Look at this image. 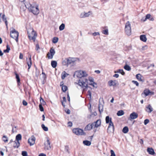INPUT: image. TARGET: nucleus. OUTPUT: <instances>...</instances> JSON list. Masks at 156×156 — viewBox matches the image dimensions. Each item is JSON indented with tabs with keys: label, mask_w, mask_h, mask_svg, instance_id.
<instances>
[{
	"label": "nucleus",
	"mask_w": 156,
	"mask_h": 156,
	"mask_svg": "<svg viewBox=\"0 0 156 156\" xmlns=\"http://www.w3.org/2000/svg\"><path fill=\"white\" fill-rule=\"evenodd\" d=\"M124 68L125 70L127 71H130L131 69L130 67L126 64L124 66Z\"/></svg>",
	"instance_id": "ea45409f"
},
{
	"label": "nucleus",
	"mask_w": 156,
	"mask_h": 156,
	"mask_svg": "<svg viewBox=\"0 0 156 156\" xmlns=\"http://www.w3.org/2000/svg\"><path fill=\"white\" fill-rule=\"evenodd\" d=\"M150 90L148 89H145L144 90V93L146 96H147L150 94Z\"/></svg>",
	"instance_id": "c9c22d12"
},
{
	"label": "nucleus",
	"mask_w": 156,
	"mask_h": 156,
	"mask_svg": "<svg viewBox=\"0 0 156 156\" xmlns=\"http://www.w3.org/2000/svg\"><path fill=\"white\" fill-rule=\"evenodd\" d=\"M129 131V129L127 126L124 127L122 130V132L125 133H126L128 132Z\"/></svg>",
	"instance_id": "2f4dec72"
},
{
	"label": "nucleus",
	"mask_w": 156,
	"mask_h": 156,
	"mask_svg": "<svg viewBox=\"0 0 156 156\" xmlns=\"http://www.w3.org/2000/svg\"><path fill=\"white\" fill-rule=\"evenodd\" d=\"M51 65L54 68H55L57 65V62L56 61H52L51 63Z\"/></svg>",
	"instance_id": "cd10ccee"
},
{
	"label": "nucleus",
	"mask_w": 156,
	"mask_h": 156,
	"mask_svg": "<svg viewBox=\"0 0 156 156\" xmlns=\"http://www.w3.org/2000/svg\"><path fill=\"white\" fill-rule=\"evenodd\" d=\"M149 122V120L148 119H146L144 120V123L145 125H146L147 124H148Z\"/></svg>",
	"instance_id": "8fccbe9b"
},
{
	"label": "nucleus",
	"mask_w": 156,
	"mask_h": 156,
	"mask_svg": "<svg viewBox=\"0 0 156 156\" xmlns=\"http://www.w3.org/2000/svg\"><path fill=\"white\" fill-rule=\"evenodd\" d=\"M2 18L3 20L5 22L6 27L7 28L8 23L7 21L6 20V18L4 14H3L2 16Z\"/></svg>",
	"instance_id": "aec40b11"
},
{
	"label": "nucleus",
	"mask_w": 156,
	"mask_h": 156,
	"mask_svg": "<svg viewBox=\"0 0 156 156\" xmlns=\"http://www.w3.org/2000/svg\"><path fill=\"white\" fill-rule=\"evenodd\" d=\"M68 65L73 64L75 62L74 58H68Z\"/></svg>",
	"instance_id": "f3484780"
},
{
	"label": "nucleus",
	"mask_w": 156,
	"mask_h": 156,
	"mask_svg": "<svg viewBox=\"0 0 156 156\" xmlns=\"http://www.w3.org/2000/svg\"><path fill=\"white\" fill-rule=\"evenodd\" d=\"M65 27V25L64 23H62L59 27V30L61 31L63 30Z\"/></svg>",
	"instance_id": "58836bf2"
},
{
	"label": "nucleus",
	"mask_w": 156,
	"mask_h": 156,
	"mask_svg": "<svg viewBox=\"0 0 156 156\" xmlns=\"http://www.w3.org/2000/svg\"><path fill=\"white\" fill-rule=\"evenodd\" d=\"M91 14V11H89L87 12H83L81 13L80 16V18H83L86 17H88Z\"/></svg>",
	"instance_id": "9d476101"
},
{
	"label": "nucleus",
	"mask_w": 156,
	"mask_h": 156,
	"mask_svg": "<svg viewBox=\"0 0 156 156\" xmlns=\"http://www.w3.org/2000/svg\"><path fill=\"white\" fill-rule=\"evenodd\" d=\"M22 154L23 156H27V153L26 151H22Z\"/></svg>",
	"instance_id": "de8ad7c7"
},
{
	"label": "nucleus",
	"mask_w": 156,
	"mask_h": 156,
	"mask_svg": "<svg viewBox=\"0 0 156 156\" xmlns=\"http://www.w3.org/2000/svg\"><path fill=\"white\" fill-rule=\"evenodd\" d=\"M15 74L16 76V78L17 80V82L18 83V85H20V79L19 77V76L18 74H17L16 73H15Z\"/></svg>",
	"instance_id": "bb28decb"
},
{
	"label": "nucleus",
	"mask_w": 156,
	"mask_h": 156,
	"mask_svg": "<svg viewBox=\"0 0 156 156\" xmlns=\"http://www.w3.org/2000/svg\"><path fill=\"white\" fill-rule=\"evenodd\" d=\"M38 156H46V155L44 154L41 153Z\"/></svg>",
	"instance_id": "338daca9"
},
{
	"label": "nucleus",
	"mask_w": 156,
	"mask_h": 156,
	"mask_svg": "<svg viewBox=\"0 0 156 156\" xmlns=\"http://www.w3.org/2000/svg\"><path fill=\"white\" fill-rule=\"evenodd\" d=\"M92 126L90 125V124H88L85 128V129L86 130H89L92 129Z\"/></svg>",
	"instance_id": "c756f323"
},
{
	"label": "nucleus",
	"mask_w": 156,
	"mask_h": 156,
	"mask_svg": "<svg viewBox=\"0 0 156 156\" xmlns=\"http://www.w3.org/2000/svg\"><path fill=\"white\" fill-rule=\"evenodd\" d=\"M27 64L28 66V70L29 69L31 66L32 65V61L31 59V56H30L29 59H27Z\"/></svg>",
	"instance_id": "dca6fc26"
},
{
	"label": "nucleus",
	"mask_w": 156,
	"mask_h": 156,
	"mask_svg": "<svg viewBox=\"0 0 156 156\" xmlns=\"http://www.w3.org/2000/svg\"><path fill=\"white\" fill-rule=\"evenodd\" d=\"M23 55L21 53H20V56H19V58L20 59H22L23 58Z\"/></svg>",
	"instance_id": "680f3d73"
},
{
	"label": "nucleus",
	"mask_w": 156,
	"mask_h": 156,
	"mask_svg": "<svg viewBox=\"0 0 156 156\" xmlns=\"http://www.w3.org/2000/svg\"><path fill=\"white\" fill-rule=\"evenodd\" d=\"M114 131V126L112 122H110L109 123V125L107 129V132L110 133H113Z\"/></svg>",
	"instance_id": "0eeeda50"
},
{
	"label": "nucleus",
	"mask_w": 156,
	"mask_h": 156,
	"mask_svg": "<svg viewBox=\"0 0 156 156\" xmlns=\"http://www.w3.org/2000/svg\"><path fill=\"white\" fill-rule=\"evenodd\" d=\"M20 145V143L19 141H18L15 140L14 142V144L13 145V147L14 148H18Z\"/></svg>",
	"instance_id": "412c9836"
},
{
	"label": "nucleus",
	"mask_w": 156,
	"mask_h": 156,
	"mask_svg": "<svg viewBox=\"0 0 156 156\" xmlns=\"http://www.w3.org/2000/svg\"><path fill=\"white\" fill-rule=\"evenodd\" d=\"M2 140L5 142H6L8 141V138L5 136H4L2 137Z\"/></svg>",
	"instance_id": "c03bdc74"
},
{
	"label": "nucleus",
	"mask_w": 156,
	"mask_h": 156,
	"mask_svg": "<svg viewBox=\"0 0 156 156\" xmlns=\"http://www.w3.org/2000/svg\"><path fill=\"white\" fill-rule=\"evenodd\" d=\"M124 114V112L122 110H120L118 112L117 115L118 116H120L123 115Z\"/></svg>",
	"instance_id": "4c0bfd02"
},
{
	"label": "nucleus",
	"mask_w": 156,
	"mask_h": 156,
	"mask_svg": "<svg viewBox=\"0 0 156 156\" xmlns=\"http://www.w3.org/2000/svg\"><path fill=\"white\" fill-rule=\"evenodd\" d=\"M111 156H115L114 151L112 150H111Z\"/></svg>",
	"instance_id": "864d4df0"
},
{
	"label": "nucleus",
	"mask_w": 156,
	"mask_h": 156,
	"mask_svg": "<svg viewBox=\"0 0 156 156\" xmlns=\"http://www.w3.org/2000/svg\"><path fill=\"white\" fill-rule=\"evenodd\" d=\"M10 50V48L8 45H6V49L4 50V51L5 53H8Z\"/></svg>",
	"instance_id": "a19ab883"
},
{
	"label": "nucleus",
	"mask_w": 156,
	"mask_h": 156,
	"mask_svg": "<svg viewBox=\"0 0 156 156\" xmlns=\"http://www.w3.org/2000/svg\"><path fill=\"white\" fill-rule=\"evenodd\" d=\"M88 80L89 81H94V79L92 77H90L89 78V80Z\"/></svg>",
	"instance_id": "13d9d810"
},
{
	"label": "nucleus",
	"mask_w": 156,
	"mask_h": 156,
	"mask_svg": "<svg viewBox=\"0 0 156 156\" xmlns=\"http://www.w3.org/2000/svg\"><path fill=\"white\" fill-rule=\"evenodd\" d=\"M83 143L84 145L87 146H90L91 144L90 141L87 140L83 141Z\"/></svg>",
	"instance_id": "a878e982"
},
{
	"label": "nucleus",
	"mask_w": 156,
	"mask_h": 156,
	"mask_svg": "<svg viewBox=\"0 0 156 156\" xmlns=\"http://www.w3.org/2000/svg\"><path fill=\"white\" fill-rule=\"evenodd\" d=\"M92 35L94 36H96L100 35V34L98 32H95L92 34Z\"/></svg>",
	"instance_id": "603ef678"
},
{
	"label": "nucleus",
	"mask_w": 156,
	"mask_h": 156,
	"mask_svg": "<svg viewBox=\"0 0 156 156\" xmlns=\"http://www.w3.org/2000/svg\"><path fill=\"white\" fill-rule=\"evenodd\" d=\"M68 58H65L62 62V64L64 66L68 65Z\"/></svg>",
	"instance_id": "72a5a7b5"
},
{
	"label": "nucleus",
	"mask_w": 156,
	"mask_h": 156,
	"mask_svg": "<svg viewBox=\"0 0 156 156\" xmlns=\"http://www.w3.org/2000/svg\"><path fill=\"white\" fill-rule=\"evenodd\" d=\"M44 149L45 150H49L51 149L50 142L48 138H47L46 141L44 143Z\"/></svg>",
	"instance_id": "6e6552de"
},
{
	"label": "nucleus",
	"mask_w": 156,
	"mask_h": 156,
	"mask_svg": "<svg viewBox=\"0 0 156 156\" xmlns=\"http://www.w3.org/2000/svg\"><path fill=\"white\" fill-rule=\"evenodd\" d=\"M50 52L47 54V56L48 59H52L55 53V51L53 48H51L50 50Z\"/></svg>",
	"instance_id": "1a4fd4ad"
},
{
	"label": "nucleus",
	"mask_w": 156,
	"mask_h": 156,
	"mask_svg": "<svg viewBox=\"0 0 156 156\" xmlns=\"http://www.w3.org/2000/svg\"><path fill=\"white\" fill-rule=\"evenodd\" d=\"M138 117V114L134 112H132L130 115V118L132 119H136Z\"/></svg>",
	"instance_id": "ddd939ff"
},
{
	"label": "nucleus",
	"mask_w": 156,
	"mask_h": 156,
	"mask_svg": "<svg viewBox=\"0 0 156 156\" xmlns=\"http://www.w3.org/2000/svg\"><path fill=\"white\" fill-rule=\"evenodd\" d=\"M103 30L102 31V33L103 34L105 35H108V27H102Z\"/></svg>",
	"instance_id": "4468645a"
},
{
	"label": "nucleus",
	"mask_w": 156,
	"mask_h": 156,
	"mask_svg": "<svg viewBox=\"0 0 156 156\" xmlns=\"http://www.w3.org/2000/svg\"><path fill=\"white\" fill-rule=\"evenodd\" d=\"M22 139V136L20 134H17L16 136V140L19 141L20 140H21Z\"/></svg>",
	"instance_id": "393cba45"
},
{
	"label": "nucleus",
	"mask_w": 156,
	"mask_h": 156,
	"mask_svg": "<svg viewBox=\"0 0 156 156\" xmlns=\"http://www.w3.org/2000/svg\"><path fill=\"white\" fill-rule=\"evenodd\" d=\"M87 93L90 97L91 98V93L90 91V90H88Z\"/></svg>",
	"instance_id": "e2e57ef3"
},
{
	"label": "nucleus",
	"mask_w": 156,
	"mask_h": 156,
	"mask_svg": "<svg viewBox=\"0 0 156 156\" xmlns=\"http://www.w3.org/2000/svg\"><path fill=\"white\" fill-rule=\"evenodd\" d=\"M68 126L70 127H71L72 126V123L71 122H68Z\"/></svg>",
	"instance_id": "052dcab7"
},
{
	"label": "nucleus",
	"mask_w": 156,
	"mask_h": 156,
	"mask_svg": "<svg viewBox=\"0 0 156 156\" xmlns=\"http://www.w3.org/2000/svg\"><path fill=\"white\" fill-rule=\"evenodd\" d=\"M90 125H91L92 126V128H95V123H94V122L93 123H92L91 124H90Z\"/></svg>",
	"instance_id": "4d7b16f0"
},
{
	"label": "nucleus",
	"mask_w": 156,
	"mask_h": 156,
	"mask_svg": "<svg viewBox=\"0 0 156 156\" xmlns=\"http://www.w3.org/2000/svg\"><path fill=\"white\" fill-rule=\"evenodd\" d=\"M73 131L74 133L76 135H82L85 134V133L82 129L78 128L73 129Z\"/></svg>",
	"instance_id": "423d86ee"
},
{
	"label": "nucleus",
	"mask_w": 156,
	"mask_h": 156,
	"mask_svg": "<svg viewBox=\"0 0 156 156\" xmlns=\"http://www.w3.org/2000/svg\"><path fill=\"white\" fill-rule=\"evenodd\" d=\"M125 32L128 36H129L131 34V25L129 21H128L126 24L125 28Z\"/></svg>",
	"instance_id": "39448f33"
},
{
	"label": "nucleus",
	"mask_w": 156,
	"mask_h": 156,
	"mask_svg": "<svg viewBox=\"0 0 156 156\" xmlns=\"http://www.w3.org/2000/svg\"><path fill=\"white\" fill-rule=\"evenodd\" d=\"M58 41V38L57 37H54L52 40V42L54 43H57Z\"/></svg>",
	"instance_id": "a18cd8bd"
},
{
	"label": "nucleus",
	"mask_w": 156,
	"mask_h": 156,
	"mask_svg": "<svg viewBox=\"0 0 156 156\" xmlns=\"http://www.w3.org/2000/svg\"><path fill=\"white\" fill-rule=\"evenodd\" d=\"M118 83L116 80H110L108 82V84L110 87L116 86Z\"/></svg>",
	"instance_id": "f8f14e48"
},
{
	"label": "nucleus",
	"mask_w": 156,
	"mask_h": 156,
	"mask_svg": "<svg viewBox=\"0 0 156 156\" xmlns=\"http://www.w3.org/2000/svg\"><path fill=\"white\" fill-rule=\"evenodd\" d=\"M140 40L144 42H146L147 40L146 35H142L140 36Z\"/></svg>",
	"instance_id": "6ab92c4d"
},
{
	"label": "nucleus",
	"mask_w": 156,
	"mask_h": 156,
	"mask_svg": "<svg viewBox=\"0 0 156 156\" xmlns=\"http://www.w3.org/2000/svg\"><path fill=\"white\" fill-rule=\"evenodd\" d=\"M89 84L93 86L94 87L97 88V83L94 81H90Z\"/></svg>",
	"instance_id": "e433bc0d"
},
{
	"label": "nucleus",
	"mask_w": 156,
	"mask_h": 156,
	"mask_svg": "<svg viewBox=\"0 0 156 156\" xmlns=\"http://www.w3.org/2000/svg\"><path fill=\"white\" fill-rule=\"evenodd\" d=\"M95 123V127H98L100 126L101 124V121L100 120H98L96 122H94Z\"/></svg>",
	"instance_id": "b1692460"
},
{
	"label": "nucleus",
	"mask_w": 156,
	"mask_h": 156,
	"mask_svg": "<svg viewBox=\"0 0 156 156\" xmlns=\"http://www.w3.org/2000/svg\"><path fill=\"white\" fill-rule=\"evenodd\" d=\"M151 16L150 14H147L145 18H143L142 20L144 21H145L147 19H149L150 18Z\"/></svg>",
	"instance_id": "c85d7f7f"
},
{
	"label": "nucleus",
	"mask_w": 156,
	"mask_h": 156,
	"mask_svg": "<svg viewBox=\"0 0 156 156\" xmlns=\"http://www.w3.org/2000/svg\"><path fill=\"white\" fill-rule=\"evenodd\" d=\"M132 82L134 84H135L136 86H139V83L137 81L134 80H132Z\"/></svg>",
	"instance_id": "3c124183"
},
{
	"label": "nucleus",
	"mask_w": 156,
	"mask_h": 156,
	"mask_svg": "<svg viewBox=\"0 0 156 156\" xmlns=\"http://www.w3.org/2000/svg\"><path fill=\"white\" fill-rule=\"evenodd\" d=\"M23 104L24 106H27V102L24 100L23 101Z\"/></svg>",
	"instance_id": "5fc2aeb1"
},
{
	"label": "nucleus",
	"mask_w": 156,
	"mask_h": 156,
	"mask_svg": "<svg viewBox=\"0 0 156 156\" xmlns=\"http://www.w3.org/2000/svg\"><path fill=\"white\" fill-rule=\"evenodd\" d=\"M39 106L40 110L41 112L43 111L44 110V108L42 105L41 104H40Z\"/></svg>",
	"instance_id": "49530a36"
},
{
	"label": "nucleus",
	"mask_w": 156,
	"mask_h": 156,
	"mask_svg": "<svg viewBox=\"0 0 156 156\" xmlns=\"http://www.w3.org/2000/svg\"><path fill=\"white\" fill-rule=\"evenodd\" d=\"M10 37L14 39L17 42L18 41V37L19 35V32L16 31L14 29L10 31Z\"/></svg>",
	"instance_id": "7ed1b4c3"
},
{
	"label": "nucleus",
	"mask_w": 156,
	"mask_h": 156,
	"mask_svg": "<svg viewBox=\"0 0 156 156\" xmlns=\"http://www.w3.org/2000/svg\"><path fill=\"white\" fill-rule=\"evenodd\" d=\"M35 137L34 136H32L28 140V143L30 146L33 145L35 143Z\"/></svg>",
	"instance_id": "9b49d317"
},
{
	"label": "nucleus",
	"mask_w": 156,
	"mask_h": 156,
	"mask_svg": "<svg viewBox=\"0 0 156 156\" xmlns=\"http://www.w3.org/2000/svg\"><path fill=\"white\" fill-rule=\"evenodd\" d=\"M153 110V109L151 105L149 104L146 107V111L148 113H151Z\"/></svg>",
	"instance_id": "2eb2a0df"
},
{
	"label": "nucleus",
	"mask_w": 156,
	"mask_h": 156,
	"mask_svg": "<svg viewBox=\"0 0 156 156\" xmlns=\"http://www.w3.org/2000/svg\"><path fill=\"white\" fill-rule=\"evenodd\" d=\"M98 107L99 112L101 114L103 111V106L101 104H99Z\"/></svg>",
	"instance_id": "7c9ffc66"
},
{
	"label": "nucleus",
	"mask_w": 156,
	"mask_h": 156,
	"mask_svg": "<svg viewBox=\"0 0 156 156\" xmlns=\"http://www.w3.org/2000/svg\"><path fill=\"white\" fill-rule=\"evenodd\" d=\"M68 74L66 73L65 72H62L61 75V78L62 79H64Z\"/></svg>",
	"instance_id": "473e14b6"
},
{
	"label": "nucleus",
	"mask_w": 156,
	"mask_h": 156,
	"mask_svg": "<svg viewBox=\"0 0 156 156\" xmlns=\"http://www.w3.org/2000/svg\"><path fill=\"white\" fill-rule=\"evenodd\" d=\"M148 48V46L147 45H144L142 47L141 50L143 51L145 50H146Z\"/></svg>",
	"instance_id": "09e8293b"
},
{
	"label": "nucleus",
	"mask_w": 156,
	"mask_h": 156,
	"mask_svg": "<svg viewBox=\"0 0 156 156\" xmlns=\"http://www.w3.org/2000/svg\"><path fill=\"white\" fill-rule=\"evenodd\" d=\"M41 127L44 131H47L48 130V128L47 127L45 126L44 124L41 125Z\"/></svg>",
	"instance_id": "37998d69"
},
{
	"label": "nucleus",
	"mask_w": 156,
	"mask_h": 156,
	"mask_svg": "<svg viewBox=\"0 0 156 156\" xmlns=\"http://www.w3.org/2000/svg\"><path fill=\"white\" fill-rule=\"evenodd\" d=\"M87 76V74L85 71L80 70L76 71L74 74V76L79 77L78 85L85 89L88 87V80L85 77Z\"/></svg>",
	"instance_id": "f257e3e1"
},
{
	"label": "nucleus",
	"mask_w": 156,
	"mask_h": 156,
	"mask_svg": "<svg viewBox=\"0 0 156 156\" xmlns=\"http://www.w3.org/2000/svg\"><path fill=\"white\" fill-rule=\"evenodd\" d=\"M147 151L150 154L154 155L155 154L154 151L152 148H148L147 149Z\"/></svg>",
	"instance_id": "a211bd4d"
},
{
	"label": "nucleus",
	"mask_w": 156,
	"mask_h": 156,
	"mask_svg": "<svg viewBox=\"0 0 156 156\" xmlns=\"http://www.w3.org/2000/svg\"><path fill=\"white\" fill-rule=\"evenodd\" d=\"M66 112L67 113V114H70V111L69 109H67V111H66Z\"/></svg>",
	"instance_id": "69168bd1"
},
{
	"label": "nucleus",
	"mask_w": 156,
	"mask_h": 156,
	"mask_svg": "<svg viewBox=\"0 0 156 156\" xmlns=\"http://www.w3.org/2000/svg\"><path fill=\"white\" fill-rule=\"evenodd\" d=\"M142 76L140 74H138L136 75V77L137 79L140 81H143V79L142 78Z\"/></svg>",
	"instance_id": "4be33fe9"
},
{
	"label": "nucleus",
	"mask_w": 156,
	"mask_h": 156,
	"mask_svg": "<svg viewBox=\"0 0 156 156\" xmlns=\"http://www.w3.org/2000/svg\"><path fill=\"white\" fill-rule=\"evenodd\" d=\"M40 48V47L38 44H37L36 45L35 49L37 51Z\"/></svg>",
	"instance_id": "6e6d98bb"
},
{
	"label": "nucleus",
	"mask_w": 156,
	"mask_h": 156,
	"mask_svg": "<svg viewBox=\"0 0 156 156\" xmlns=\"http://www.w3.org/2000/svg\"><path fill=\"white\" fill-rule=\"evenodd\" d=\"M40 102H42V104H43L44 105L45 104V102L44 101V99L41 98V99L40 100Z\"/></svg>",
	"instance_id": "bf43d9fd"
},
{
	"label": "nucleus",
	"mask_w": 156,
	"mask_h": 156,
	"mask_svg": "<svg viewBox=\"0 0 156 156\" xmlns=\"http://www.w3.org/2000/svg\"><path fill=\"white\" fill-rule=\"evenodd\" d=\"M115 73H120L123 75L125 74V72H124L123 70L122 69H119L116 71H115Z\"/></svg>",
	"instance_id": "f704fd0d"
},
{
	"label": "nucleus",
	"mask_w": 156,
	"mask_h": 156,
	"mask_svg": "<svg viewBox=\"0 0 156 156\" xmlns=\"http://www.w3.org/2000/svg\"><path fill=\"white\" fill-rule=\"evenodd\" d=\"M25 6L30 12H32L35 15H37L39 12L38 5L35 3H33L32 4L29 3L25 5Z\"/></svg>",
	"instance_id": "f03ea898"
},
{
	"label": "nucleus",
	"mask_w": 156,
	"mask_h": 156,
	"mask_svg": "<svg viewBox=\"0 0 156 156\" xmlns=\"http://www.w3.org/2000/svg\"><path fill=\"white\" fill-rule=\"evenodd\" d=\"M113 76L114 77H116V78H118V77H119V74H115L113 75Z\"/></svg>",
	"instance_id": "0e129e2a"
},
{
	"label": "nucleus",
	"mask_w": 156,
	"mask_h": 156,
	"mask_svg": "<svg viewBox=\"0 0 156 156\" xmlns=\"http://www.w3.org/2000/svg\"><path fill=\"white\" fill-rule=\"evenodd\" d=\"M68 89L67 87L65 85L62 86V89L63 92H65Z\"/></svg>",
	"instance_id": "79ce46f5"
},
{
	"label": "nucleus",
	"mask_w": 156,
	"mask_h": 156,
	"mask_svg": "<svg viewBox=\"0 0 156 156\" xmlns=\"http://www.w3.org/2000/svg\"><path fill=\"white\" fill-rule=\"evenodd\" d=\"M31 30H32L31 34L29 33V31L27 32L28 37L30 40H32L34 42H35L36 38L37 36V34L33 29H31Z\"/></svg>",
	"instance_id": "20e7f679"
},
{
	"label": "nucleus",
	"mask_w": 156,
	"mask_h": 156,
	"mask_svg": "<svg viewBox=\"0 0 156 156\" xmlns=\"http://www.w3.org/2000/svg\"><path fill=\"white\" fill-rule=\"evenodd\" d=\"M149 20L150 21H153L154 20V19L153 17L151 16L150 17V18Z\"/></svg>",
	"instance_id": "774afa93"
},
{
	"label": "nucleus",
	"mask_w": 156,
	"mask_h": 156,
	"mask_svg": "<svg viewBox=\"0 0 156 156\" xmlns=\"http://www.w3.org/2000/svg\"><path fill=\"white\" fill-rule=\"evenodd\" d=\"M105 121L106 123H108L110 122H112V118H110L109 116H106L105 118Z\"/></svg>",
	"instance_id": "5701e85b"
}]
</instances>
